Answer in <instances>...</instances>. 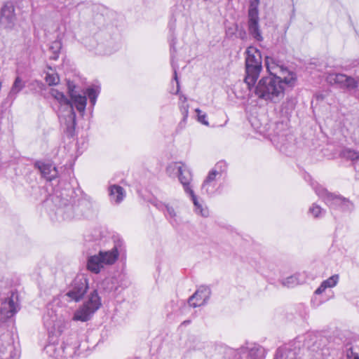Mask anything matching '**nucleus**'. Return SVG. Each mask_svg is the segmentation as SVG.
<instances>
[{
    "label": "nucleus",
    "mask_w": 359,
    "mask_h": 359,
    "mask_svg": "<svg viewBox=\"0 0 359 359\" xmlns=\"http://www.w3.org/2000/svg\"><path fill=\"white\" fill-rule=\"evenodd\" d=\"M265 65L269 75L262 77L255 84L253 93L260 100L278 103L284 97L285 86L290 88L295 86L296 74L274 56H266Z\"/></svg>",
    "instance_id": "f257e3e1"
},
{
    "label": "nucleus",
    "mask_w": 359,
    "mask_h": 359,
    "mask_svg": "<svg viewBox=\"0 0 359 359\" xmlns=\"http://www.w3.org/2000/svg\"><path fill=\"white\" fill-rule=\"evenodd\" d=\"M59 310V308L49 304L43 317V325L50 339L44 351L50 357L55 359H68L76 354L80 344L77 340L76 333L72 334L70 337L62 344L57 341V337L62 333L66 327L65 319Z\"/></svg>",
    "instance_id": "f03ea898"
},
{
    "label": "nucleus",
    "mask_w": 359,
    "mask_h": 359,
    "mask_svg": "<svg viewBox=\"0 0 359 359\" xmlns=\"http://www.w3.org/2000/svg\"><path fill=\"white\" fill-rule=\"evenodd\" d=\"M245 76L244 81L248 88L254 86L262 69V55L260 51L254 48L248 47L245 51Z\"/></svg>",
    "instance_id": "7ed1b4c3"
},
{
    "label": "nucleus",
    "mask_w": 359,
    "mask_h": 359,
    "mask_svg": "<svg viewBox=\"0 0 359 359\" xmlns=\"http://www.w3.org/2000/svg\"><path fill=\"white\" fill-rule=\"evenodd\" d=\"M118 257L117 245L110 250H100L98 254L88 257L87 269L90 272L98 274L107 265H112Z\"/></svg>",
    "instance_id": "20e7f679"
},
{
    "label": "nucleus",
    "mask_w": 359,
    "mask_h": 359,
    "mask_svg": "<svg viewBox=\"0 0 359 359\" xmlns=\"http://www.w3.org/2000/svg\"><path fill=\"white\" fill-rule=\"evenodd\" d=\"M101 299L97 292L95 290L89 297L88 300L74 314L72 318L74 321L86 322L89 320L92 315L100 309Z\"/></svg>",
    "instance_id": "39448f33"
},
{
    "label": "nucleus",
    "mask_w": 359,
    "mask_h": 359,
    "mask_svg": "<svg viewBox=\"0 0 359 359\" xmlns=\"http://www.w3.org/2000/svg\"><path fill=\"white\" fill-rule=\"evenodd\" d=\"M20 309L18 296L16 292H10L0 297V322H5L13 317Z\"/></svg>",
    "instance_id": "423d86ee"
},
{
    "label": "nucleus",
    "mask_w": 359,
    "mask_h": 359,
    "mask_svg": "<svg viewBox=\"0 0 359 359\" xmlns=\"http://www.w3.org/2000/svg\"><path fill=\"white\" fill-rule=\"evenodd\" d=\"M92 210V202L90 198L84 196L77 200L73 205H67L65 209L60 208V212L64 214V219H69L74 217L70 212L74 211L75 216L88 217Z\"/></svg>",
    "instance_id": "0eeeda50"
},
{
    "label": "nucleus",
    "mask_w": 359,
    "mask_h": 359,
    "mask_svg": "<svg viewBox=\"0 0 359 359\" xmlns=\"http://www.w3.org/2000/svg\"><path fill=\"white\" fill-rule=\"evenodd\" d=\"M167 172L170 175L172 174L177 175L185 192L192 190L190 187L192 174L185 164L180 162L171 163L168 166Z\"/></svg>",
    "instance_id": "6e6552de"
},
{
    "label": "nucleus",
    "mask_w": 359,
    "mask_h": 359,
    "mask_svg": "<svg viewBox=\"0 0 359 359\" xmlns=\"http://www.w3.org/2000/svg\"><path fill=\"white\" fill-rule=\"evenodd\" d=\"M17 22V15L13 4L6 2L0 10V27L11 31L14 29Z\"/></svg>",
    "instance_id": "1a4fd4ad"
},
{
    "label": "nucleus",
    "mask_w": 359,
    "mask_h": 359,
    "mask_svg": "<svg viewBox=\"0 0 359 359\" xmlns=\"http://www.w3.org/2000/svg\"><path fill=\"white\" fill-rule=\"evenodd\" d=\"M330 85H337L339 88L351 90L358 87V81L354 78L344 74L330 73L326 77Z\"/></svg>",
    "instance_id": "9d476101"
},
{
    "label": "nucleus",
    "mask_w": 359,
    "mask_h": 359,
    "mask_svg": "<svg viewBox=\"0 0 359 359\" xmlns=\"http://www.w3.org/2000/svg\"><path fill=\"white\" fill-rule=\"evenodd\" d=\"M88 288V281L86 278L75 279L64 297L68 302H78L83 299Z\"/></svg>",
    "instance_id": "9b49d317"
},
{
    "label": "nucleus",
    "mask_w": 359,
    "mask_h": 359,
    "mask_svg": "<svg viewBox=\"0 0 359 359\" xmlns=\"http://www.w3.org/2000/svg\"><path fill=\"white\" fill-rule=\"evenodd\" d=\"M59 118L65 125V133L69 137L74 135L76 125V113L74 107H70L58 114Z\"/></svg>",
    "instance_id": "f8f14e48"
},
{
    "label": "nucleus",
    "mask_w": 359,
    "mask_h": 359,
    "mask_svg": "<svg viewBox=\"0 0 359 359\" xmlns=\"http://www.w3.org/2000/svg\"><path fill=\"white\" fill-rule=\"evenodd\" d=\"M327 205L331 209H339L343 212L352 211L354 208L353 203L348 199L341 196L329 195L327 199Z\"/></svg>",
    "instance_id": "ddd939ff"
},
{
    "label": "nucleus",
    "mask_w": 359,
    "mask_h": 359,
    "mask_svg": "<svg viewBox=\"0 0 359 359\" xmlns=\"http://www.w3.org/2000/svg\"><path fill=\"white\" fill-rule=\"evenodd\" d=\"M210 294L211 291L209 287L201 286L189 297V304L194 308L204 305L209 299Z\"/></svg>",
    "instance_id": "4468645a"
},
{
    "label": "nucleus",
    "mask_w": 359,
    "mask_h": 359,
    "mask_svg": "<svg viewBox=\"0 0 359 359\" xmlns=\"http://www.w3.org/2000/svg\"><path fill=\"white\" fill-rule=\"evenodd\" d=\"M74 88V86H72L70 83L68 84L69 95L71 98L70 101L73 105L74 104L76 106V109L79 112L83 113L87 104V98L86 96L76 94Z\"/></svg>",
    "instance_id": "2eb2a0df"
},
{
    "label": "nucleus",
    "mask_w": 359,
    "mask_h": 359,
    "mask_svg": "<svg viewBox=\"0 0 359 359\" xmlns=\"http://www.w3.org/2000/svg\"><path fill=\"white\" fill-rule=\"evenodd\" d=\"M34 167L40 170L41 175L48 181H52L57 175V170L55 166L50 163H45L41 161H36Z\"/></svg>",
    "instance_id": "dca6fc26"
},
{
    "label": "nucleus",
    "mask_w": 359,
    "mask_h": 359,
    "mask_svg": "<svg viewBox=\"0 0 359 359\" xmlns=\"http://www.w3.org/2000/svg\"><path fill=\"white\" fill-rule=\"evenodd\" d=\"M259 16L248 17L249 34L257 41H262L263 37L259 25Z\"/></svg>",
    "instance_id": "f3484780"
},
{
    "label": "nucleus",
    "mask_w": 359,
    "mask_h": 359,
    "mask_svg": "<svg viewBox=\"0 0 359 359\" xmlns=\"http://www.w3.org/2000/svg\"><path fill=\"white\" fill-rule=\"evenodd\" d=\"M50 94L59 103L60 113L65 109H67L73 107V104L70 100H69L63 93L60 92L58 90L51 88L50 90Z\"/></svg>",
    "instance_id": "a211bd4d"
},
{
    "label": "nucleus",
    "mask_w": 359,
    "mask_h": 359,
    "mask_svg": "<svg viewBox=\"0 0 359 359\" xmlns=\"http://www.w3.org/2000/svg\"><path fill=\"white\" fill-rule=\"evenodd\" d=\"M109 196L111 201L116 203H121L125 197V191L123 187L118 185H111L109 187Z\"/></svg>",
    "instance_id": "6ab92c4d"
},
{
    "label": "nucleus",
    "mask_w": 359,
    "mask_h": 359,
    "mask_svg": "<svg viewBox=\"0 0 359 359\" xmlns=\"http://www.w3.org/2000/svg\"><path fill=\"white\" fill-rule=\"evenodd\" d=\"M339 279V276L338 274H334L330 276L325 280H323L320 285L316 290V294H322L327 288L333 287L337 285Z\"/></svg>",
    "instance_id": "aec40b11"
},
{
    "label": "nucleus",
    "mask_w": 359,
    "mask_h": 359,
    "mask_svg": "<svg viewBox=\"0 0 359 359\" xmlns=\"http://www.w3.org/2000/svg\"><path fill=\"white\" fill-rule=\"evenodd\" d=\"M25 87V82L20 77L17 76L13 83L9 92L8 96L15 99L17 95Z\"/></svg>",
    "instance_id": "412c9836"
},
{
    "label": "nucleus",
    "mask_w": 359,
    "mask_h": 359,
    "mask_svg": "<svg viewBox=\"0 0 359 359\" xmlns=\"http://www.w3.org/2000/svg\"><path fill=\"white\" fill-rule=\"evenodd\" d=\"M186 193L189 194L191 199L193 201L195 207V212L198 214H201L203 217H207L208 215V210L206 208H203L202 205L198 201L194 191L190 190Z\"/></svg>",
    "instance_id": "4be33fe9"
},
{
    "label": "nucleus",
    "mask_w": 359,
    "mask_h": 359,
    "mask_svg": "<svg viewBox=\"0 0 359 359\" xmlns=\"http://www.w3.org/2000/svg\"><path fill=\"white\" fill-rule=\"evenodd\" d=\"M61 48L62 43L60 41L55 40L53 41L49 46V50L52 53V54L50 55V59L53 60H57Z\"/></svg>",
    "instance_id": "5701e85b"
},
{
    "label": "nucleus",
    "mask_w": 359,
    "mask_h": 359,
    "mask_svg": "<svg viewBox=\"0 0 359 359\" xmlns=\"http://www.w3.org/2000/svg\"><path fill=\"white\" fill-rule=\"evenodd\" d=\"M248 356L251 359H263L264 348L259 346H254L249 350Z\"/></svg>",
    "instance_id": "b1692460"
},
{
    "label": "nucleus",
    "mask_w": 359,
    "mask_h": 359,
    "mask_svg": "<svg viewBox=\"0 0 359 359\" xmlns=\"http://www.w3.org/2000/svg\"><path fill=\"white\" fill-rule=\"evenodd\" d=\"M13 349V346L11 344H2L0 347V359H16L12 355Z\"/></svg>",
    "instance_id": "393cba45"
},
{
    "label": "nucleus",
    "mask_w": 359,
    "mask_h": 359,
    "mask_svg": "<svg viewBox=\"0 0 359 359\" xmlns=\"http://www.w3.org/2000/svg\"><path fill=\"white\" fill-rule=\"evenodd\" d=\"M99 288L102 289L107 292H110L117 289L115 286V280L113 278H105L100 284Z\"/></svg>",
    "instance_id": "a878e982"
},
{
    "label": "nucleus",
    "mask_w": 359,
    "mask_h": 359,
    "mask_svg": "<svg viewBox=\"0 0 359 359\" xmlns=\"http://www.w3.org/2000/svg\"><path fill=\"white\" fill-rule=\"evenodd\" d=\"M313 189L316 194L321 198H323L325 203L327 204V199L329 195H333V194L329 193L325 188L321 187L320 185L312 184Z\"/></svg>",
    "instance_id": "bb28decb"
},
{
    "label": "nucleus",
    "mask_w": 359,
    "mask_h": 359,
    "mask_svg": "<svg viewBox=\"0 0 359 359\" xmlns=\"http://www.w3.org/2000/svg\"><path fill=\"white\" fill-rule=\"evenodd\" d=\"M259 0H251L250 2L248 17L259 16L258 6Z\"/></svg>",
    "instance_id": "cd10ccee"
},
{
    "label": "nucleus",
    "mask_w": 359,
    "mask_h": 359,
    "mask_svg": "<svg viewBox=\"0 0 359 359\" xmlns=\"http://www.w3.org/2000/svg\"><path fill=\"white\" fill-rule=\"evenodd\" d=\"M282 284L287 287H293L299 284V280L296 275L286 278L282 281Z\"/></svg>",
    "instance_id": "c85d7f7f"
},
{
    "label": "nucleus",
    "mask_w": 359,
    "mask_h": 359,
    "mask_svg": "<svg viewBox=\"0 0 359 359\" xmlns=\"http://www.w3.org/2000/svg\"><path fill=\"white\" fill-rule=\"evenodd\" d=\"M45 80L49 86H55L58 84L60 82L59 76L56 73L46 74L45 76Z\"/></svg>",
    "instance_id": "c756f323"
},
{
    "label": "nucleus",
    "mask_w": 359,
    "mask_h": 359,
    "mask_svg": "<svg viewBox=\"0 0 359 359\" xmlns=\"http://www.w3.org/2000/svg\"><path fill=\"white\" fill-rule=\"evenodd\" d=\"M180 111L183 115V118L179 124V127L183 128L186 125L189 115V104H184L180 106Z\"/></svg>",
    "instance_id": "7c9ffc66"
},
{
    "label": "nucleus",
    "mask_w": 359,
    "mask_h": 359,
    "mask_svg": "<svg viewBox=\"0 0 359 359\" xmlns=\"http://www.w3.org/2000/svg\"><path fill=\"white\" fill-rule=\"evenodd\" d=\"M344 157L351 161H356L359 159V152L350 149H346L343 151Z\"/></svg>",
    "instance_id": "2f4dec72"
},
{
    "label": "nucleus",
    "mask_w": 359,
    "mask_h": 359,
    "mask_svg": "<svg viewBox=\"0 0 359 359\" xmlns=\"http://www.w3.org/2000/svg\"><path fill=\"white\" fill-rule=\"evenodd\" d=\"M219 175V171L217 170L212 169L210 172L208 173V175L207 176L206 179L203 182V187L205 188L207 187V185L211 184L214 183L216 176Z\"/></svg>",
    "instance_id": "473e14b6"
},
{
    "label": "nucleus",
    "mask_w": 359,
    "mask_h": 359,
    "mask_svg": "<svg viewBox=\"0 0 359 359\" xmlns=\"http://www.w3.org/2000/svg\"><path fill=\"white\" fill-rule=\"evenodd\" d=\"M309 212L314 217H319L322 214L325 213V210L322 209L319 205L313 203L309 208Z\"/></svg>",
    "instance_id": "72a5a7b5"
},
{
    "label": "nucleus",
    "mask_w": 359,
    "mask_h": 359,
    "mask_svg": "<svg viewBox=\"0 0 359 359\" xmlns=\"http://www.w3.org/2000/svg\"><path fill=\"white\" fill-rule=\"evenodd\" d=\"M87 95L90 100L91 105L94 106L96 103L98 93L94 88H89L87 89Z\"/></svg>",
    "instance_id": "f704fd0d"
},
{
    "label": "nucleus",
    "mask_w": 359,
    "mask_h": 359,
    "mask_svg": "<svg viewBox=\"0 0 359 359\" xmlns=\"http://www.w3.org/2000/svg\"><path fill=\"white\" fill-rule=\"evenodd\" d=\"M196 112L197 113V115H198V121L199 122H201V123H203V125H205V126H208L209 125V123L208 121H207V116L205 114H201L202 111L199 109H196Z\"/></svg>",
    "instance_id": "c9c22d12"
},
{
    "label": "nucleus",
    "mask_w": 359,
    "mask_h": 359,
    "mask_svg": "<svg viewBox=\"0 0 359 359\" xmlns=\"http://www.w3.org/2000/svg\"><path fill=\"white\" fill-rule=\"evenodd\" d=\"M226 163L224 161H219L215 165L214 170H217L219 171V175H220L222 172H224L226 170Z\"/></svg>",
    "instance_id": "e433bc0d"
},
{
    "label": "nucleus",
    "mask_w": 359,
    "mask_h": 359,
    "mask_svg": "<svg viewBox=\"0 0 359 359\" xmlns=\"http://www.w3.org/2000/svg\"><path fill=\"white\" fill-rule=\"evenodd\" d=\"M215 183H212L211 184L207 185V187L205 188L203 187V184H202V187H201V190H202L203 192H205V193H206L208 195H211V194H212L215 192Z\"/></svg>",
    "instance_id": "4c0bfd02"
},
{
    "label": "nucleus",
    "mask_w": 359,
    "mask_h": 359,
    "mask_svg": "<svg viewBox=\"0 0 359 359\" xmlns=\"http://www.w3.org/2000/svg\"><path fill=\"white\" fill-rule=\"evenodd\" d=\"M166 210V216H169L170 218L174 219L176 217L175 209L169 205H163Z\"/></svg>",
    "instance_id": "58836bf2"
},
{
    "label": "nucleus",
    "mask_w": 359,
    "mask_h": 359,
    "mask_svg": "<svg viewBox=\"0 0 359 359\" xmlns=\"http://www.w3.org/2000/svg\"><path fill=\"white\" fill-rule=\"evenodd\" d=\"M346 355L347 359H359V355L353 352V348L351 347L347 348Z\"/></svg>",
    "instance_id": "ea45409f"
},
{
    "label": "nucleus",
    "mask_w": 359,
    "mask_h": 359,
    "mask_svg": "<svg viewBox=\"0 0 359 359\" xmlns=\"http://www.w3.org/2000/svg\"><path fill=\"white\" fill-rule=\"evenodd\" d=\"M174 79L176 81V83H177V91H176L175 94H178V93L180 91V83L178 81L177 71L175 69H174Z\"/></svg>",
    "instance_id": "a19ab883"
},
{
    "label": "nucleus",
    "mask_w": 359,
    "mask_h": 359,
    "mask_svg": "<svg viewBox=\"0 0 359 359\" xmlns=\"http://www.w3.org/2000/svg\"><path fill=\"white\" fill-rule=\"evenodd\" d=\"M180 101H182L184 103L183 104H184L185 102H187V97L184 95H182L180 97Z\"/></svg>",
    "instance_id": "79ce46f5"
},
{
    "label": "nucleus",
    "mask_w": 359,
    "mask_h": 359,
    "mask_svg": "<svg viewBox=\"0 0 359 359\" xmlns=\"http://www.w3.org/2000/svg\"><path fill=\"white\" fill-rule=\"evenodd\" d=\"M275 359H278V358L276 357Z\"/></svg>",
    "instance_id": "37998d69"
}]
</instances>
